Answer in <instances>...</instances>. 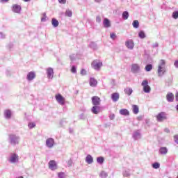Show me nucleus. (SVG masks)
<instances>
[{
    "label": "nucleus",
    "mask_w": 178,
    "mask_h": 178,
    "mask_svg": "<svg viewBox=\"0 0 178 178\" xmlns=\"http://www.w3.org/2000/svg\"><path fill=\"white\" fill-rule=\"evenodd\" d=\"M70 133H73V130L72 129V128H70Z\"/></svg>",
    "instance_id": "obj_62"
},
{
    "label": "nucleus",
    "mask_w": 178,
    "mask_h": 178,
    "mask_svg": "<svg viewBox=\"0 0 178 178\" xmlns=\"http://www.w3.org/2000/svg\"><path fill=\"white\" fill-rule=\"evenodd\" d=\"M86 162L88 163V165H91L94 162V158L90 154H88L86 158Z\"/></svg>",
    "instance_id": "obj_23"
},
{
    "label": "nucleus",
    "mask_w": 178,
    "mask_h": 178,
    "mask_svg": "<svg viewBox=\"0 0 178 178\" xmlns=\"http://www.w3.org/2000/svg\"><path fill=\"white\" fill-rule=\"evenodd\" d=\"M47 79H54V69L52 67H49L47 69Z\"/></svg>",
    "instance_id": "obj_16"
},
{
    "label": "nucleus",
    "mask_w": 178,
    "mask_h": 178,
    "mask_svg": "<svg viewBox=\"0 0 178 178\" xmlns=\"http://www.w3.org/2000/svg\"><path fill=\"white\" fill-rule=\"evenodd\" d=\"M8 140L11 145H17L20 142V137L15 134H10L8 136Z\"/></svg>",
    "instance_id": "obj_2"
},
{
    "label": "nucleus",
    "mask_w": 178,
    "mask_h": 178,
    "mask_svg": "<svg viewBox=\"0 0 178 178\" xmlns=\"http://www.w3.org/2000/svg\"><path fill=\"white\" fill-rule=\"evenodd\" d=\"M164 131H165V133H170V130L169 129V128H165L164 129Z\"/></svg>",
    "instance_id": "obj_55"
},
{
    "label": "nucleus",
    "mask_w": 178,
    "mask_h": 178,
    "mask_svg": "<svg viewBox=\"0 0 178 178\" xmlns=\"http://www.w3.org/2000/svg\"><path fill=\"white\" fill-rule=\"evenodd\" d=\"M5 37H6V35H5V33H3L2 32H0V38H1L2 40H3V38H5Z\"/></svg>",
    "instance_id": "obj_49"
},
{
    "label": "nucleus",
    "mask_w": 178,
    "mask_h": 178,
    "mask_svg": "<svg viewBox=\"0 0 178 178\" xmlns=\"http://www.w3.org/2000/svg\"><path fill=\"white\" fill-rule=\"evenodd\" d=\"M122 19H124V20H127L129 19V12L128 11H124L122 13Z\"/></svg>",
    "instance_id": "obj_34"
},
{
    "label": "nucleus",
    "mask_w": 178,
    "mask_h": 178,
    "mask_svg": "<svg viewBox=\"0 0 178 178\" xmlns=\"http://www.w3.org/2000/svg\"><path fill=\"white\" fill-rule=\"evenodd\" d=\"M72 163H73V161H72V160H69V161H67V165H68V166H72Z\"/></svg>",
    "instance_id": "obj_56"
},
{
    "label": "nucleus",
    "mask_w": 178,
    "mask_h": 178,
    "mask_svg": "<svg viewBox=\"0 0 178 178\" xmlns=\"http://www.w3.org/2000/svg\"><path fill=\"white\" fill-rule=\"evenodd\" d=\"M6 2H9V0H0L1 3H6Z\"/></svg>",
    "instance_id": "obj_54"
},
{
    "label": "nucleus",
    "mask_w": 178,
    "mask_h": 178,
    "mask_svg": "<svg viewBox=\"0 0 178 178\" xmlns=\"http://www.w3.org/2000/svg\"><path fill=\"white\" fill-rule=\"evenodd\" d=\"M55 145V140L52 138H47L46 140V146L47 148H52Z\"/></svg>",
    "instance_id": "obj_9"
},
{
    "label": "nucleus",
    "mask_w": 178,
    "mask_h": 178,
    "mask_svg": "<svg viewBox=\"0 0 178 178\" xmlns=\"http://www.w3.org/2000/svg\"><path fill=\"white\" fill-rule=\"evenodd\" d=\"M56 99L60 104V105H64L65 104V97L62 96V95L58 94L56 95Z\"/></svg>",
    "instance_id": "obj_13"
},
{
    "label": "nucleus",
    "mask_w": 178,
    "mask_h": 178,
    "mask_svg": "<svg viewBox=\"0 0 178 178\" xmlns=\"http://www.w3.org/2000/svg\"><path fill=\"white\" fill-rule=\"evenodd\" d=\"M168 102H173L175 101V95L172 92H168L166 95Z\"/></svg>",
    "instance_id": "obj_18"
},
{
    "label": "nucleus",
    "mask_w": 178,
    "mask_h": 178,
    "mask_svg": "<svg viewBox=\"0 0 178 178\" xmlns=\"http://www.w3.org/2000/svg\"><path fill=\"white\" fill-rule=\"evenodd\" d=\"M141 86L143 87V92L146 94H149L151 92V86L148 85V80H143L141 83Z\"/></svg>",
    "instance_id": "obj_3"
},
{
    "label": "nucleus",
    "mask_w": 178,
    "mask_h": 178,
    "mask_svg": "<svg viewBox=\"0 0 178 178\" xmlns=\"http://www.w3.org/2000/svg\"><path fill=\"white\" fill-rule=\"evenodd\" d=\"M70 59L71 62H74V60H76V55H74V54L70 55Z\"/></svg>",
    "instance_id": "obj_42"
},
{
    "label": "nucleus",
    "mask_w": 178,
    "mask_h": 178,
    "mask_svg": "<svg viewBox=\"0 0 178 178\" xmlns=\"http://www.w3.org/2000/svg\"><path fill=\"white\" fill-rule=\"evenodd\" d=\"M35 79V72H30L26 75V79L28 81H32V80H34Z\"/></svg>",
    "instance_id": "obj_14"
},
{
    "label": "nucleus",
    "mask_w": 178,
    "mask_h": 178,
    "mask_svg": "<svg viewBox=\"0 0 178 178\" xmlns=\"http://www.w3.org/2000/svg\"><path fill=\"white\" fill-rule=\"evenodd\" d=\"M51 24L53 27H58V26H59V21H58V19L56 18H52Z\"/></svg>",
    "instance_id": "obj_28"
},
{
    "label": "nucleus",
    "mask_w": 178,
    "mask_h": 178,
    "mask_svg": "<svg viewBox=\"0 0 178 178\" xmlns=\"http://www.w3.org/2000/svg\"><path fill=\"white\" fill-rule=\"evenodd\" d=\"M156 119L157 122H162L163 120H166L168 119V117H166V113L165 112H161L159 113L156 116Z\"/></svg>",
    "instance_id": "obj_4"
},
{
    "label": "nucleus",
    "mask_w": 178,
    "mask_h": 178,
    "mask_svg": "<svg viewBox=\"0 0 178 178\" xmlns=\"http://www.w3.org/2000/svg\"><path fill=\"white\" fill-rule=\"evenodd\" d=\"M11 10L14 13H20L22 12V6L19 4H13L11 7Z\"/></svg>",
    "instance_id": "obj_7"
},
{
    "label": "nucleus",
    "mask_w": 178,
    "mask_h": 178,
    "mask_svg": "<svg viewBox=\"0 0 178 178\" xmlns=\"http://www.w3.org/2000/svg\"><path fill=\"white\" fill-rule=\"evenodd\" d=\"M134 41H133L131 39L127 40L125 42V47H127L128 49H134Z\"/></svg>",
    "instance_id": "obj_8"
},
{
    "label": "nucleus",
    "mask_w": 178,
    "mask_h": 178,
    "mask_svg": "<svg viewBox=\"0 0 178 178\" xmlns=\"http://www.w3.org/2000/svg\"><path fill=\"white\" fill-rule=\"evenodd\" d=\"M174 140H175L176 144H178V135H176L174 136Z\"/></svg>",
    "instance_id": "obj_51"
},
{
    "label": "nucleus",
    "mask_w": 178,
    "mask_h": 178,
    "mask_svg": "<svg viewBox=\"0 0 178 178\" xmlns=\"http://www.w3.org/2000/svg\"><path fill=\"white\" fill-rule=\"evenodd\" d=\"M92 113H94V115H98L99 113V111H101V108L99 106H94L92 109Z\"/></svg>",
    "instance_id": "obj_20"
},
{
    "label": "nucleus",
    "mask_w": 178,
    "mask_h": 178,
    "mask_svg": "<svg viewBox=\"0 0 178 178\" xmlns=\"http://www.w3.org/2000/svg\"><path fill=\"white\" fill-rule=\"evenodd\" d=\"M168 147H161L159 149V154H161V155H166V154H168Z\"/></svg>",
    "instance_id": "obj_25"
},
{
    "label": "nucleus",
    "mask_w": 178,
    "mask_h": 178,
    "mask_svg": "<svg viewBox=\"0 0 178 178\" xmlns=\"http://www.w3.org/2000/svg\"><path fill=\"white\" fill-rule=\"evenodd\" d=\"M28 127L29 129H34V127H35V124L34 122H29L28 124Z\"/></svg>",
    "instance_id": "obj_40"
},
{
    "label": "nucleus",
    "mask_w": 178,
    "mask_h": 178,
    "mask_svg": "<svg viewBox=\"0 0 178 178\" xmlns=\"http://www.w3.org/2000/svg\"><path fill=\"white\" fill-rule=\"evenodd\" d=\"M111 84L112 87H115V86H116V81H115V79H112Z\"/></svg>",
    "instance_id": "obj_48"
},
{
    "label": "nucleus",
    "mask_w": 178,
    "mask_h": 178,
    "mask_svg": "<svg viewBox=\"0 0 178 178\" xmlns=\"http://www.w3.org/2000/svg\"><path fill=\"white\" fill-rule=\"evenodd\" d=\"M145 70L146 72H151V70H152V64L146 65V66L145 67Z\"/></svg>",
    "instance_id": "obj_35"
},
{
    "label": "nucleus",
    "mask_w": 178,
    "mask_h": 178,
    "mask_svg": "<svg viewBox=\"0 0 178 178\" xmlns=\"http://www.w3.org/2000/svg\"><path fill=\"white\" fill-rule=\"evenodd\" d=\"M59 3L65 5L66 3V0H58Z\"/></svg>",
    "instance_id": "obj_50"
},
{
    "label": "nucleus",
    "mask_w": 178,
    "mask_h": 178,
    "mask_svg": "<svg viewBox=\"0 0 178 178\" xmlns=\"http://www.w3.org/2000/svg\"><path fill=\"white\" fill-rule=\"evenodd\" d=\"M153 169H159L161 168V164L158 162H155L152 165Z\"/></svg>",
    "instance_id": "obj_37"
},
{
    "label": "nucleus",
    "mask_w": 178,
    "mask_h": 178,
    "mask_svg": "<svg viewBox=\"0 0 178 178\" xmlns=\"http://www.w3.org/2000/svg\"><path fill=\"white\" fill-rule=\"evenodd\" d=\"M42 15L43 17L41 18V22H47V13H44Z\"/></svg>",
    "instance_id": "obj_44"
},
{
    "label": "nucleus",
    "mask_w": 178,
    "mask_h": 178,
    "mask_svg": "<svg viewBox=\"0 0 178 178\" xmlns=\"http://www.w3.org/2000/svg\"><path fill=\"white\" fill-rule=\"evenodd\" d=\"M86 73H87V72L86 71V70L82 69L81 70V74H82V76H86Z\"/></svg>",
    "instance_id": "obj_46"
},
{
    "label": "nucleus",
    "mask_w": 178,
    "mask_h": 178,
    "mask_svg": "<svg viewBox=\"0 0 178 178\" xmlns=\"http://www.w3.org/2000/svg\"><path fill=\"white\" fill-rule=\"evenodd\" d=\"M124 92L127 95L130 96L131 94H133V89L131 88H126L124 90Z\"/></svg>",
    "instance_id": "obj_27"
},
{
    "label": "nucleus",
    "mask_w": 178,
    "mask_h": 178,
    "mask_svg": "<svg viewBox=\"0 0 178 178\" xmlns=\"http://www.w3.org/2000/svg\"><path fill=\"white\" fill-rule=\"evenodd\" d=\"M19 161V156L16 153H11L8 159L10 163H16Z\"/></svg>",
    "instance_id": "obj_5"
},
{
    "label": "nucleus",
    "mask_w": 178,
    "mask_h": 178,
    "mask_svg": "<svg viewBox=\"0 0 178 178\" xmlns=\"http://www.w3.org/2000/svg\"><path fill=\"white\" fill-rule=\"evenodd\" d=\"M58 178H65V172H58Z\"/></svg>",
    "instance_id": "obj_43"
},
{
    "label": "nucleus",
    "mask_w": 178,
    "mask_h": 178,
    "mask_svg": "<svg viewBox=\"0 0 178 178\" xmlns=\"http://www.w3.org/2000/svg\"><path fill=\"white\" fill-rule=\"evenodd\" d=\"M131 72L134 74L140 73V65L138 64H133L131 67Z\"/></svg>",
    "instance_id": "obj_12"
},
{
    "label": "nucleus",
    "mask_w": 178,
    "mask_h": 178,
    "mask_svg": "<svg viewBox=\"0 0 178 178\" xmlns=\"http://www.w3.org/2000/svg\"><path fill=\"white\" fill-rule=\"evenodd\" d=\"M120 114L122 115V116H129V115H130V112L126 108H122L120 110Z\"/></svg>",
    "instance_id": "obj_22"
},
{
    "label": "nucleus",
    "mask_w": 178,
    "mask_h": 178,
    "mask_svg": "<svg viewBox=\"0 0 178 178\" xmlns=\"http://www.w3.org/2000/svg\"><path fill=\"white\" fill-rule=\"evenodd\" d=\"M95 2H96L97 3H101V2H102V0H95Z\"/></svg>",
    "instance_id": "obj_60"
},
{
    "label": "nucleus",
    "mask_w": 178,
    "mask_h": 178,
    "mask_svg": "<svg viewBox=\"0 0 178 178\" xmlns=\"http://www.w3.org/2000/svg\"><path fill=\"white\" fill-rule=\"evenodd\" d=\"M71 72H72V73H74V74L77 73V68L76 67V66L72 65V67L71 68Z\"/></svg>",
    "instance_id": "obj_41"
},
{
    "label": "nucleus",
    "mask_w": 178,
    "mask_h": 178,
    "mask_svg": "<svg viewBox=\"0 0 178 178\" xmlns=\"http://www.w3.org/2000/svg\"><path fill=\"white\" fill-rule=\"evenodd\" d=\"M138 37L142 40L145 38V37H147V35H145V32H144V31H140V32L138 33Z\"/></svg>",
    "instance_id": "obj_31"
},
{
    "label": "nucleus",
    "mask_w": 178,
    "mask_h": 178,
    "mask_svg": "<svg viewBox=\"0 0 178 178\" xmlns=\"http://www.w3.org/2000/svg\"><path fill=\"white\" fill-rule=\"evenodd\" d=\"M24 2H30L31 0H23Z\"/></svg>",
    "instance_id": "obj_63"
},
{
    "label": "nucleus",
    "mask_w": 178,
    "mask_h": 178,
    "mask_svg": "<svg viewBox=\"0 0 178 178\" xmlns=\"http://www.w3.org/2000/svg\"><path fill=\"white\" fill-rule=\"evenodd\" d=\"M57 166L58 165L55 161L51 160L49 162V169H51V170H56V169H58Z\"/></svg>",
    "instance_id": "obj_15"
},
{
    "label": "nucleus",
    "mask_w": 178,
    "mask_h": 178,
    "mask_svg": "<svg viewBox=\"0 0 178 178\" xmlns=\"http://www.w3.org/2000/svg\"><path fill=\"white\" fill-rule=\"evenodd\" d=\"M96 22H97V23H101V16L97 15L96 17Z\"/></svg>",
    "instance_id": "obj_45"
},
{
    "label": "nucleus",
    "mask_w": 178,
    "mask_h": 178,
    "mask_svg": "<svg viewBox=\"0 0 178 178\" xmlns=\"http://www.w3.org/2000/svg\"><path fill=\"white\" fill-rule=\"evenodd\" d=\"M99 176L101 178H107L108 177V173L105 171H102L99 174Z\"/></svg>",
    "instance_id": "obj_38"
},
{
    "label": "nucleus",
    "mask_w": 178,
    "mask_h": 178,
    "mask_svg": "<svg viewBox=\"0 0 178 178\" xmlns=\"http://www.w3.org/2000/svg\"><path fill=\"white\" fill-rule=\"evenodd\" d=\"M83 118H84V114H81V115H80V118H81V119H83Z\"/></svg>",
    "instance_id": "obj_61"
},
{
    "label": "nucleus",
    "mask_w": 178,
    "mask_h": 178,
    "mask_svg": "<svg viewBox=\"0 0 178 178\" xmlns=\"http://www.w3.org/2000/svg\"><path fill=\"white\" fill-rule=\"evenodd\" d=\"M104 161H105V159H104V157L102 156H99L97 158V163H99V165H102Z\"/></svg>",
    "instance_id": "obj_33"
},
{
    "label": "nucleus",
    "mask_w": 178,
    "mask_h": 178,
    "mask_svg": "<svg viewBox=\"0 0 178 178\" xmlns=\"http://www.w3.org/2000/svg\"><path fill=\"white\" fill-rule=\"evenodd\" d=\"M172 17L173 19H178V10L174 11Z\"/></svg>",
    "instance_id": "obj_39"
},
{
    "label": "nucleus",
    "mask_w": 178,
    "mask_h": 178,
    "mask_svg": "<svg viewBox=\"0 0 178 178\" xmlns=\"http://www.w3.org/2000/svg\"><path fill=\"white\" fill-rule=\"evenodd\" d=\"M122 175L124 177H129L130 176V170H125L123 171Z\"/></svg>",
    "instance_id": "obj_36"
},
{
    "label": "nucleus",
    "mask_w": 178,
    "mask_h": 178,
    "mask_svg": "<svg viewBox=\"0 0 178 178\" xmlns=\"http://www.w3.org/2000/svg\"><path fill=\"white\" fill-rule=\"evenodd\" d=\"M165 66H166V61H165V60H160L159 63L158 70H157V73L159 77H162V76L165 74V72H166V70L165 68Z\"/></svg>",
    "instance_id": "obj_1"
},
{
    "label": "nucleus",
    "mask_w": 178,
    "mask_h": 178,
    "mask_svg": "<svg viewBox=\"0 0 178 178\" xmlns=\"http://www.w3.org/2000/svg\"><path fill=\"white\" fill-rule=\"evenodd\" d=\"M110 37L112 38V40H115V38H116V34L112 33H111Z\"/></svg>",
    "instance_id": "obj_47"
},
{
    "label": "nucleus",
    "mask_w": 178,
    "mask_h": 178,
    "mask_svg": "<svg viewBox=\"0 0 178 178\" xmlns=\"http://www.w3.org/2000/svg\"><path fill=\"white\" fill-rule=\"evenodd\" d=\"M132 25L134 29H138V27H140V22H138V20H134Z\"/></svg>",
    "instance_id": "obj_32"
},
{
    "label": "nucleus",
    "mask_w": 178,
    "mask_h": 178,
    "mask_svg": "<svg viewBox=\"0 0 178 178\" xmlns=\"http://www.w3.org/2000/svg\"><path fill=\"white\" fill-rule=\"evenodd\" d=\"M4 118L6 119H10L12 118V111L9 109L4 111Z\"/></svg>",
    "instance_id": "obj_21"
},
{
    "label": "nucleus",
    "mask_w": 178,
    "mask_h": 178,
    "mask_svg": "<svg viewBox=\"0 0 178 178\" xmlns=\"http://www.w3.org/2000/svg\"><path fill=\"white\" fill-rule=\"evenodd\" d=\"M175 101L178 102V92L175 95Z\"/></svg>",
    "instance_id": "obj_59"
},
{
    "label": "nucleus",
    "mask_w": 178,
    "mask_h": 178,
    "mask_svg": "<svg viewBox=\"0 0 178 178\" xmlns=\"http://www.w3.org/2000/svg\"><path fill=\"white\" fill-rule=\"evenodd\" d=\"M92 105L95 106H98V105L101 104V99L97 96H93L92 97Z\"/></svg>",
    "instance_id": "obj_10"
},
{
    "label": "nucleus",
    "mask_w": 178,
    "mask_h": 178,
    "mask_svg": "<svg viewBox=\"0 0 178 178\" xmlns=\"http://www.w3.org/2000/svg\"><path fill=\"white\" fill-rule=\"evenodd\" d=\"M174 65H175V67L178 68V60L175 62Z\"/></svg>",
    "instance_id": "obj_58"
},
{
    "label": "nucleus",
    "mask_w": 178,
    "mask_h": 178,
    "mask_svg": "<svg viewBox=\"0 0 178 178\" xmlns=\"http://www.w3.org/2000/svg\"><path fill=\"white\" fill-rule=\"evenodd\" d=\"M110 120H113L115 119V114H111L109 116Z\"/></svg>",
    "instance_id": "obj_52"
},
{
    "label": "nucleus",
    "mask_w": 178,
    "mask_h": 178,
    "mask_svg": "<svg viewBox=\"0 0 178 178\" xmlns=\"http://www.w3.org/2000/svg\"><path fill=\"white\" fill-rule=\"evenodd\" d=\"M64 123H66V121H65V120H61V121L60 122V124L61 127H63Z\"/></svg>",
    "instance_id": "obj_57"
},
{
    "label": "nucleus",
    "mask_w": 178,
    "mask_h": 178,
    "mask_svg": "<svg viewBox=\"0 0 178 178\" xmlns=\"http://www.w3.org/2000/svg\"><path fill=\"white\" fill-rule=\"evenodd\" d=\"M177 178H178V175H177Z\"/></svg>",
    "instance_id": "obj_64"
},
{
    "label": "nucleus",
    "mask_w": 178,
    "mask_h": 178,
    "mask_svg": "<svg viewBox=\"0 0 178 178\" xmlns=\"http://www.w3.org/2000/svg\"><path fill=\"white\" fill-rule=\"evenodd\" d=\"M92 66L95 70H99L102 66V62H100L98 60H95L92 63Z\"/></svg>",
    "instance_id": "obj_6"
},
{
    "label": "nucleus",
    "mask_w": 178,
    "mask_h": 178,
    "mask_svg": "<svg viewBox=\"0 0 178 178\" xmlns=\"http://www.w3.org/2000/svg\"><path fill=\"white\" fill-rule=\"evenodd\" d=\"M65 15L67 17H72V16H73V12L71 10L67 9V10H66V11L65 13Z\"/></svg>",
    "instance_id": "obj_30"
},
{
    "label": "nucleus",
    "mask_w": 178,
    "mask_h": 178,
    "mask_svg": "<svg viewBox=\"0 0 178 178\" xmlns=\"http://www.w3.org/2000/svg\"><path fill=\"white\" fill-rule=\"evenodd\" d=\"M89 84H90V87H97V84H98V82L97 81V79H95L94 78H90Z\"/></svg>",
    "instance_id": "obj_24"
},
{
    "label": "nucleus",
    "mask_w": 178,
    "mask_h": 178,
    "mask_svg": "<svg viewBox=\"0 0 178 178\" xmlns=\"http://www.w3.org/2000/svg\"><path fill=\"white\" fill-rule=\"evenodd\" d=\"M159 45V44L158 42H156L155 44H152V48H158Z\"/></svg>",
    "instance_id": "obj_53"
},
{
    "label": "nucleus",
    "mask_w": 178,
    "mask_h": 178,
    "mask_svg": "<svg viewBox=\"0 0 178 178\" xmlns=\"http://www.w3.org/2000/svg\"><path fill=\"white\" fill-rule=\"evenodd\" d=\"M89 47H90L91 49H93V51H97V49H98V46L97 45V43H95V42H91L89 44Z\"/></svg>",
    "instance_id": "obj_26"
},
{
    "label": "nucleus",
    "mask_w": 178,
    "mask_h": 178,
    "mask_svg": "<svg viewBox=\"0 0 178 178\" xmlns=\"http://www.w3.org/2000/svg\"><path fill=\"white\" fill-rule=\"evenodd\" d=\"M103 25L104 29H109L111 27V21L108 18H104L103 21Z\"/></svg>",
    "instance_id": "obj_19"
},
{
    "label": "nucleus",
    "mask_w": 178,
    "mask_h": 178,
    "mask_svg": "<svg viewBox=\"0 0 178 178\" xmlns=\"http://www.w3.org/2000/svg\"><path fill=\"white\" fill-rule=\"evenodd\" d=\"M132 109H133V113H134V115H138V113L139 112L138 106L134 104L132 106Z\"/></svg>",
    "instance_id": "obj_29"
},
{
    "label": "nucleus",
    "mask_w": 178,
    "mask_h": 178,
    "mask_svg": "<svg viewBox=\"0 0 178 178\" xmlns=\"http://www.w3.org/2000/svg\"><path fill=\"white\" fill-rule=\"evenodd\" d=\"M132 138L135 140H140V138H141V131L140 130L134 131L132 134Z\"/></svg>",
    "instance_id": "obj_11"
},
{
    "label": "nucleus",
    "mask_w": 178,
    "mask_h": 178,
    "mask_svg": "<svg viewBox=\"0 0 178 178\" xmlns=\"http://www.w3.org/2000/svg\"><path fill=\"white\" fill-rule=\"evenodd\" d=\"M120 97V95L118 92H114L111 94V99L113 102H118L119 101V98Z\"/></svg>",
    "instance_id": "obj_17"
}]
</instances>
